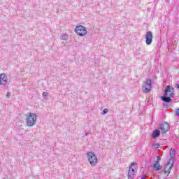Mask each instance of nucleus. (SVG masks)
I'll return each instance as SVG.
<instances>
[{"mask_svg": "<svg viewBox=\"0 0 179 179\" xmlns=\"http://www.w3.org/2000/svg\"><path fill=\"white\" fill-rule=\"evenodd\" d=\"M175 96L174 87H171L170 85H167L164 90V95L161 96V100L164 103H171Z\"/></svg>", "mask_w": 179, "mask_h": 179, "instance_id": "f257e3e1", "label": "nucleus"}, {"mask_svg": "<svg viewBox=\"0 0 179 179\" xmlns=\"http://www.w3.org/2000/svg\"><path fill=\"white\" fill-rule=\"evenodd\" d=\"M27 120H25V122L27 124V127H33L37 122V115L36 113H29L26 115Z\"/></svg>", "mask_w": 179, "mask_h": 179, "instance_id": "f03ea898", "label": "nucleus"}, {"mask_svg": "<svg viewBox=\"0 0 179 179\" xmlns=\"http://www.w3.org/2000/svg\"><path fill=\"white\" fill-rule=\"evenodd\" d=\"M86 156L91 166H96V164H97L99 159H97V156L94 152L90 151L87 152Z\"/></svg>", "mask_w": 179, "mask_h": 179, "instance_id": "7ed1b4c3", "label": "nucleus"}, {"mask_svg": "<svg viewBox=\"0 0 179 179\" xmlns=\"http://www.w3.org/2000/svg\"><path fill=\"white\" fill-rule=\"evenodd\" d=\"M75 31L77 33L78 36H80V37H83V36H86V34H87L86 27H83V25L76 27Z\"/></svg>", "mask_w": 179, "mask_h": 179, "instance_id": "20e7f679", "label": "nucleus"}, {"mask_svg": "<svg viewBox=\"0 0 179 179\" xmlns=\"http://www.w3.org/2000/svg\"><path fill=\"white\" fill-rule=\"evenodd\" d=\"M174 156H176V150L174 148H171L170 150V157L168 161V164H171L169 170H172L173 167H174Z\"/></svg>", "mask_w": 179, "mask_h": 179, "instance_id": "39448f33", "label": "nucleus"}, {"mask_svg": "<svg viewBox=\"0 0 179 179\" xmlns=\"http://www.w3.org/2000/svg\"><path fill=\"white\" fill-rule=\"evenodd\" d=\"M143 87H145L143 93H150L152 90V80L150 78H147L144 82Z\"/></svg>", "mask_w": 179, "mask_h": 179, "instance_id": "423d86ee", "label": "nucleus"}, {"mask_svg": "<svg viewBox=\"0 0 179 179\" xmlns=\"http://www.w3.org/2000/svg\"><path fill=\"white\" fill-rule=\"evenodd\" d=\"M145 44H147V45H150V44H152L153 42V33H152L151 31H147L145 36Z\"/></svg>", "mask_w": 179, "mask_h": 179, "instance_id": "0eeeda50", "label": "nucleus"}, {"mask_svg": "<svg viewBox=\"0 0 179 179\" xmlns=\"http://www.w3.org/2000/svg\"><path fill=\"white\" fill-rule=\"evenodd\" d=\"M133 166H138V164L135 162H132L131 164V166L129 168L128 172V178L129 179H134L135 178V169H134Z\"/></svg>", "mask_w": 179, "mask_h": 179, "instance_id": "6e6552de", "label": "nucleus"}, {"mask_svg": "<svg viewBox=\"0 0 179 179\" xmlns=\"http://www.w3.org/2000/svg\"><path fill=\"white\" fill-rule=\"evenodd\" d=\"M159 129L161 130L162 134H166V132H169V131H170V124L167 122H164L159 125Z\"/></svg>", "mask_w": 179, "mask_h": 179, "instance_id": "1a4fd4ad", "label": "nucleus"}, {"mask_svg": "<svg viewBox=\"0 0 179 179\" xmlns=\"http://www.w3.org/2000/svg\"><path fill=\"white\" fill-rule=\"evenodd\" d=\"M8 83V76L5 73L0 74V85L5 86Z\"/></svg>", "mask_w": 179, "mask_h": 179, "instance_id": "9d476101", "label": "nucleus"}, {"mask_svg": "<svg viewBox=\"0 0 179 179\" xmlns=\"http://www.w3.org/2000/svg\"><path fill=\"white\" fill-rule=\"evenodd\" d=\"M153 169L155 171H159V170H162L163 169V166L160 165V162L159 161H156L153 164Z\"/></svg>", "mask_w": 179, "mask_h": 179, "instance_id": "9b49d317", "label": "nucleus"}, {"mask_svg": "<svg viewBox=\"0 0 179 179\" xmlns=\"http://www.w3.org/2000/svg\"><path fill=\"white\" fill-rule=\"evenodd\" d=\"M152 139H156V138H159L160 136V130L155 129L151 134Z\"/></svg>", "mask_w": 179, "mask_h": 179, "instance_id": "f8f14e48", "label": "nucleus"}, {"mask_svg": "<svg viewBox=\"0 0 179 179\" xmlns=\"http://www.w3.org/2000/svg\"><path fill=\"white\" fill-rule=\"evenodd\" d=\"M169 166H170V164H169V162H167L164 169L165 174H170V171H171V169H170V167H169Z\"/></svg>", "mask_w": 179, "mask_h": 179, "instance_id": "ddd939ff", "label": "nucleus"}, {"mask_svg": "<svg viewBox=\"0 0 179 179\" xmlns=\"http://www.w3.org/2000/svg\"><path fill=\"white\" fill-rule=\"evenodd\" d=\"M48 96H50V95L48 94V92H43V99H48Z\"/></svg>", "mask_w": 179, "mask_h": 179, "instance_id": "4468645a", "label": "nucleus"}, {"mask_svg": "<svg viewBox=\"0 0 179 179\" xmlns=\"http://www.w3.org/2000/svg\"><path fill=\"white\" fill-rule=\"evenodd\" d=\"M62 40H65V41L68 40V35H66V34H63V35L62 36Z\"/></svg>", "mask_w": 179, "mask_h": 179, "instance_id": "2eb2a0df", "label": "nucleus"}, {"mask_svg": "<svg viewBox=\"0 0 179 179\" xmlns=\"http://www.w3.org/2000/svg\"><path fill=\"white\" fill-rule=\"evenodd\" d=\"M107 113H108V108H105L102 111V115H106V114H107Z\"/></svg>", "mask_w": 179, "mask_h": 179, "instance_id": "dca6fc26", "label": "nucleus"}, {"mask_svg": "<svg viewBox=\"0 0 179 179\" xmlns=\"http://www.w3.org/2000/svg\"><path fill=\"white\" fill-rule=\"evenodd\" d=\"M160 160H162V157H160V155H158L157 157V162H159L160 163Z\"/></svg>", "mask_w": 179, "mask_h": 179, "instance_id": "f3484780", "label": "nucleus"}, {"mask_svg": "<svg viewBox=\"0 0 179 179\" xmlns=\"http://www.w3.org/2000/svg\"><path fill=\"white\" fill-rule=\"evenodd\" d=\"M176 116L179 117V108L176 109Z\"/></svg>", "mask_w": 179, "mask_h": 179, "instance_id": "a211bd4d", "label": "nucleus"}, {"mask_svg": "<svg viewBox=\"0 0 179 179\" xmlns=\"http://www.w3.org/2000/svg\"><path fill=\"white\" fill-rule=\"evenodd\" d=\"M7 97L9 99V97H10V92H8L7 93Z\"/></svg>", "mask_w": 179, "mask_h": 179, "instance_id": "6ab92c4d", "label": "nucleus"}, {"mask_svg": "<svg viewBox=\"0 0 179 179\" xmlns=\"http://www.w3.org/2000/svg\"><path fill=\"white\" fill-rule=\"evenodd\" d=\"M145 176H146V175H144L143 176L141 177V179H145Z\"/></svg>", "mask_w": 179, "mask_h": 179, "instance_id": "aec40b11", "label": "nucleus"}, {"mask_svg": "<svg viewBox=\"0 0 179 179\" xmlns=\"http://www.w3.org/2000/svg\"><path fill=\"white\" fill-rule=\"evenodd\" d=\"M177 88L179 89V84H177Z\"/></svg>", "mask_w": 179, "mask_h": 179, "instance_id": "412c9836", "label": "nucleus"}, {"mask_svg": "<svg viewBox=\"0 0 179 179\" xmlns=\"http://www.w3.org/2000/svg\"><path fill=\"white\" fill-rule=\"evenodd\" d=\"M87 135H89V134L86 133V134H85V136H87Z\"/></svg>", "mask_w": 179, "mask_h": 179, "instance_id": "4be33fe9", "label": "nucleus"}, {"mask_svg": "<svg viewBox=\"0 0 179 179\" xmlns=\"http://www.w3.org/2000/svg\"><path fill=\"white\" fill-rule=\"evenodd\" d=\"M156 148H157V149L159 148V146L156 147Z\"/></svg>", "mask_w": 179, "mask_h": 179, "instance_id": "5701e85b", "label": "nucleus"}, {"mask_svg": "<svg viewBox=\"0 0 179 179\" xmlns=\"http://www.w3.org/2000/svg\"><path fill=\"white\" fill-rule=\"evenodd\" d=\"M164 106H168V105L166 104V105H164Z\"/></svg>", "mask_w": 179, "mask_h": 179, "instance_id": "b1692460", "label": "nucleus"}]
</instances>
